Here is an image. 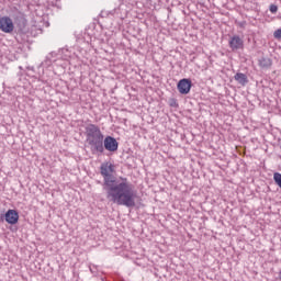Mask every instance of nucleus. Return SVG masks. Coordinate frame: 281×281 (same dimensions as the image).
I'll return each instance as SVG.
<instances>
[{
  "label": "nucleus",
  "instance_id": "1",
  "mask_svg": "<svg viewBox=\"0 0 281 281\" xmlns=\"http://www.w3.org/2000/svg\"><path fill=\"white\" fill-rule=\"evenodd\" d=\"M101 176L103 177V190L106 192V198L116 205L125 207H135L137 191L135 186L127 178H121V181L115 182V165L106 161L100 167Z\"/></svg>",
  "mask_w": 281,
  "mask_h": 281
},
{
  "label": "nucleus",
  "instance_id": "2",
  "mask_svg": "<svg viewBox=\"0 0 281 281\" xmlns=\"http://www.w3.org/2000/svg\"><path fill=\"white\" fill-rule=\"evenodd\" d=\"M86 142L90 146L91 153H104V134L100 126L95 124H88L86 126Z\"/></svg>",
  "mask_w": 281,
  "mask_h": 281
},
{
  "label": "nucleus",
  "instance_id": "3",
  "mask_svg": "<svg viewBox=\"0 0 281 281\" xmlns=\"http://www.w3.org/2000/svg\"><path fill=\"white\" fill-rule=\"evenodd\" d=\"M117 148H120V143L113 136L103 137V150H108L109 153H117Z\"/></svg>",
  "mask_w": 281,
  "mask_h": 281
},
{
  "label": "nucleus",
  "instance_id": "4",
  "mask_svg": "<svg viewBox=\"0 0 281 281\" xmlns=\"http://www.w3.org/2000/svg\"><path fill=\"white\" fill-rule=\"evenodd\" d=\"M0 30L1 32H4V34H11V32H14V22H12L10 16L0 18Z\"/></svg>",
  "mask_w": 281,
  "mask_h": 281
},
{
  "label": "nucleus",
  "instance_id": "5",
  "mask_svg": "<svg viewBox=\"0 0 281 281\" xmlns=\"http://www.w3.org/2000/svg\"><path fill=\"white\" fill-rule=\"evenodd\" d=\"M178 91L182 95H188L190 93V90L192 89V81L190 79H181L178 82Z\"/></svg>",
  "mask_w": 281,
  "mask_h": 281
},
{
  "label": "nucleus",
  "instance_id": "6",
  "mask_svg": "<svg viewBox=\"0 0 281 281\" xmlns=\"http://www.w3.org/2000/svg\"><path fill=\"white\" fill-rule=\"evenodd\" d=\"M228 45L233 52H236L245 47V41H243L238 35H234L231 37Z\"/></svg>",
  "mask_w": 281,
  "mask_h": 281
},
{
  "label": "nucleus",
  "instance_id": "7",
  "mask_svg": "<svg viewBox=\"0 0 281 281\" xmlns=\"http://www.w3.org/2000/svg\"><path fill=\"white\" fill-rule=\"evenodd\" d=\"M4 216L9 225H16L19 223V212L15 210H9Z\"/></svg>",
  "mask_w": 281,
  "mask_h": 281
},
{
  "label": "nucleus",
  "instance_id": "8",
  "mask_svg": "<svg viewBox=\"0 0 281 281\" xmlns=\"http://www.w3.org/2000/svg\"><path fill=\"white\" fill-rule=\"evenodd\" d=\"M56 56L57 54L55 52H52L46 56L45 60L41 63L40 67L48 69V67H52L53 63H56Z\"/></svg>",
  "mask_w": 281,
  "mask_h": 281
},
{
  "label": "nucleus",
  "instance_id": "9",
  "mask_svg": "<svg viewBox=\"0 0 281 281\" xmlns=\"http://www.w3.org/2000/svg\"><path fill=\"white\" fill-rule=\"evenodd\" d=\"M234 79L236 80V82H238L243 87H245V85H247V82H249V79H247V75H245L243 72H237L235 75Z\"/></svg>",
  "mask_w": 281,
  "mask_h": 281
},
{
  "label": "nucleus",
  "instance_id": "10",
  "mask_svg": "<svg viewBox=\"0 0 281 281\" xmlns=\"http://www.w3.org/2000/svg\"><path fill=\"white\" fill-rule=\"evenodd\" d=\"M61 58L63 60H69L70 58H76V53H71V49L69 48H63Z\"/></svg>",
  "mask_w": 281,
  "mask_h": 281
},
{
  "label": "nucleus",
  "instance_id": "11",
  "mask_svg": "<svg viewBox=\"0 0 281 281\" xmlns=\"http://www.w3.org/2000/svg\"><path fill=\"white\" fill-rule=\"evenodd\" d=\"M259 66L262 67V69H267L271 66V59L269 58H261L259 60Z\"/></svg>",
  "mask_w": 281,
  "mask_h": 281
},
{
  "label": "nucleus",
  "instance_id": "12",
  "mask_svg": "<svg viewBox=\"0 0 281 281\" xmlns=\"http://www.w3.org/2000/svg\"><path fill=\"white\" fill-rule=\"evenodd\" d=\"M169 105L172 106L173 109H177L179 106V103L177 102L176 99H170Z\"/></svg>",
  "mask_w": 281,
  "mask_h": 281
},
{
  "label": "nucleus",
  "instance_id": "13",
  "mask_svg": "<svg viewBox=\"0 0 281 281\" xmlns=\"http://www.w3.org/2000/svg\"><path fill=\"white\" fill-rule=\"evenodd\" d=\"M273 36L278 41H281V29H278L277 31H274Z\"/></svg>",
  "mask_w": 281,
  "mask_h": 281
},
{
  "label": "nucleus",
  "instance_id": "14",
  "mask_svg": "<svg viewBox=\"0 0 281 281\" xmlns=\"http://www.w3.org/2000/svg\"><path fill=\"white\" fill-rule=\"evenodd\" d=\"M269 10H270V12H271L272 14H276V12H278V5L271 4L270 8H269Z\"/></svg>",
  "mask_w": 281,
  "mask_h": 281
},
{
  "label": "nucleus",
  "instance_id": "15",
  "mask_svg": "<svg viewBox=\"0 0 281 281\" xmlns=\"http://www.w3.org/2000/svg\"><path fill=\"white\" fill-rule=\"evenodd\" d=\"M14 21H16V19H23V13L18 12V15L13 18Z\"/></svg>",
  "mask_w": 281,
  "mask_h": 281
}]
</instances>
